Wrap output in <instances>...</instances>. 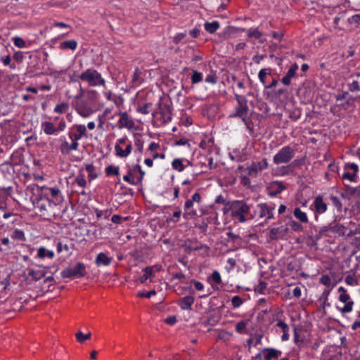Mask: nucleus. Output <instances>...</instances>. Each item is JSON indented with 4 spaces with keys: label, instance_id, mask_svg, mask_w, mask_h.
I'll use <instances>...</instances> for the list:
<instances>
[{
    "label": "nucleus",
    "instance_id": "nucleus-1",
    "mask_svg": "<svg viewBox=\"0 0 360 360\" xmlns=\"http://www.w3.org/2000/svg\"><path fill=\"white\" fill-rule=\"evenodd\" d=\"M231 209L232 218L240 223L245 222L248 218H252L250 213V206L243 200L233 202Z\"/></svg>",
    "mask_w": 360,
    "mask_h": 360
},
{
    "label": "nucleus",
    "instance_id": "nucleus-2",
    "mask_svg": "<svg viewBox=\"0 0 360 360\" xmlns=\"http://www.w3.org/2000/svg\"><path fill=\"white\" fill-rule=\"evenodd\" d=\"M78 79L83 82H86L91 87L104 86L105 84V81L101 74L93 68H88L82 72L78 76Z\"/></svg>",
    "mask_w": 360,
    "mask_h": 360
},
{
    "label": "nucleus",
    "instance_id": "nucleus-3",
    "mask_svg": "<svg viewBox=\"0 0 360 360\" xmlns=\"http://www.w3.org/2000/svg\"><path fill=\"white\" fill-rule=\"evenodd\" d=\"M236 100L237 101V106L236 108V112L229 115L230 117H239L245 123L248 128L250 123V119L248 118V100L244 96L235 94Z\"/></svg>",
    "mask_w": 360,
    "mask_h": 360
},
{
    "label": "nucleus",
    "instance_id": "nucleus-4",
    "mask_svg": "<svg viewBox=\"0 0 360 360\" xmlns=\"http://www.w3.org/2000/svg\"><path fill=\"white\" fill-rule=\"evenodd\" d=\"M60 274L64 278H83L86 275V265L83 262H77L74 266L64 269Z\"/></svg>",
    "mask_w": 360,
    "mask_h": 360
},
{
    "label": "nucleus",
    "instance_id": "nucleus-5",
    "mask_svg": "<svg viewBox=\"0 0 360 360\" xmlns=\"http://www.w3.org/2000/svg\"><path fill=\"white\" fill-rule=\"evenodd\" d=\"M158 115H160L158 120L162 124H165L172 120V109L170 105L168 103L160 101L158 103V109L156 111L152 112V115L155 117Z\"/></svg>",
    "mask_w": 360,
    "mask_h": 360
},
{
    "label": "nucleus",
    "instance_id": "nucleus-6",
    "mask_svg": "<svg viewBox=\"0 0 360 360\" xmlns=\"http://www.w3.org/2000/svg\"><path fill=\"white\" fill-rule=\"evenodd\" d=\"M295 149L287 146L283 147L273 158L276 165L288 163L295 156Z\"/></svg>",
    "mask_w": 360,
    "mask_h": 360
},
{
    "label": "nucleus",
    "instance_id": "nucleus-7",
    "mask_svg": "<svg viewBox=\"0 0 360 360\" xmlns=\"http://www.w3.org/2000/svg\"><path fill=\"white\" fill-rule=\"evenodd\" d=\"M338 292H339L338 300L345 304L342 308L338 307V310L343 314L351 312L353 309L354 302L347 290L344 287L340 286L338 288Z\"/></svg>",
    "mask_w": 360,
    "mask_h": 360
},
{
    "label": "nucleus",
    "instance_id": "nucleus-8",
    "mask_svg": "<svg viewBox=\"0 0 360 360\" xmlns=\"http://www.w3.org/2000/svg\"><path fill=\"white\" fill-rule=\"evenodd\" d=\"M41 127L46 135H53L58 131H64L66 128V122L64 119H61L58 127H55L53 122L46 121L41 123Z\"/></svg>",
    "mask_w": 360,
    "mask_h": 360
},
{
    "label": "nucleus",
    "instance_id": "nucleus-9",
    "mask_svg": "<svg viewBox=\"0 0 360 360\" xmlns=\"http://www.w3.org/2000/svg\"><path fill=\"white\" fill-rule=\"evenodd\" d=\"M259 217L264 219V223H269L270 219H274V206L269 205L266 203L257 205Z\"/></svg>",
    "mask_w": 360,
    "mask_h": 360
},
{
    "label": "nucleus",
    "instance_id": "nucleus-10",
    "mask_svg": "<svg viewBox=\"0 0 360 360\" xmlns=\"http://www.w3.org/2000/svg\"><path fill=\"white\" fill-rule=\"evenodd\" d=\"M268 162L266 158H263L259 162H253L251 165L247 168L249 176L256 177L259 172L267 168Z\"/></svg>",
    "mask_w": 360,
    "mask_h": 360
},
{
    "label": "nucleus",
    "instance_id": "nucleus-11",
    "mask_svg": "<svg viewBox=\"0 0 360 360\" xmlns=\"http://www.w3.org/2000/svg\"><path fill=\"white\" fill-rule=\"evenodd\" d=\"M289 231V229L286 226H281L278 228H273L269 231V239L271 240H277L285 238Z\"/></svg>",
    "mask_w": 360,
    "mask_h": 360
},
{
    "label": "nucleus",
    "instance_id": "nucleus-12",
    "mask_svg": "<svg viewBox=\"0 0 360 360\" xmlns=\"http://www.w3.org/2000/svg\"><path fill=\"white\" fill-rule=\"evenodd\" d=\"M73 128L76 129V132L73 133L70 131L68 133V136L71 141L78 142V141L81 139L82 136H86V127L82 124H77Z\"/></svg>",
    "mask_w": 360,
    "mask_h": 360
},
{
    "label": "nucleus",
    "instance_id": "nucleus-13",
    "mask_svg": "<svg viewBox=\"0 0 360 360\" xmlns=\"http://www.w3.org/2000/svg\"><path fill=\"white\" fill-rule=\"evenodd\" d=\"M314 211L316 214H321L326 212L328 209L327 204L323 201L321 195H318L314 200Z\"/></svg>",
    "mask_w": 360,
    "mask_h": 360
},
{
    "label": "nucleus",
    "instance_id": "nucleus-14",
    "mask_svg": "<svg viewBox=\"0 0 360 360\" xmlns=\"http://www.w3.org/2000/svg\"><path fill=\"white\" fill-rule=\"evenodd\" d=\"M286 188L285 186L281 181H274L269 187V195L275 197Z\"/></svg>",
    "mask_w": 360,
    "mask_h": 360
},
{
    "label": "nucleus",
    "instance_id": "nucleus-15",
    "mask_svg": "<svg viewBox=\"0 0 360 360\" xmlns=\"http://www.w3.org/2000/svg\"><path fill=\"white\" fill-rule=\"evenodd\" d=\"M78 147V142L72 141V143H69L67 141H64L60 146V150L63 155H69L72 150H77Z\"/></svg>",
    "mask_w": 360,
    "mask_h": 360
},
{
    "label": "nucleus",
    "instance_id": "nucleus-16",
    "mask_svg": "<svg viewBox=\"0 0 360 360\" xmlns=\"http://www.w3.org/2000/svg\"><path fill=\"white\" fill-rule=\"evenodd\" d=\"M297 70L298 65L297 63L292 65V66L288 70L286 75L281 79L282 83L285 86H289L290 84L291 79L295 77Z\"/></svg>",
    "mask_w": 360,
    "mask_h": 360
},
{
    "label": "nucleus",
    "instance_id": "nucleus-17",
    "mask_svg": "<svg viewBox=\"0 0 360 360\" xmlns=\"http://www.w3.org/2000/svg\"><path fill=\"white\" fill-rule=\"evenodd\" d=\"M195 299L193 295H188L181 298L178 301V304L181 309L184 310H190L191 309V306L194 303Z\"/></svg>",
    "mask_w": 360,
    "mask_h": 360
},
{
    "label": "nucleus",
    "instance_id": "nucleus-18",
    "mask_svg": "<svg viewBox=\"0 0 360 360\" xmlns=\"http://www.w3.org/2000/svg\"><path fill=\"white\" fill-rule=\"evenodd\" d=\"M328 229L332 232L338 234L339 236H347V231L349 230L348 224L343 225L340 224H335L334 225L330 224L328 226Z\"/></svg>",
    "mask_w": 360,
    "mask_h": 360
},
{
    "label": "nucleus",
    "instance_id": "nucleus-19",
    "mask_svg": "<svg viewBox=\"0 0 360 360\" xmlns=\"http://www.w3.org/2000/svg\"><path fill=\"white\" fill-rule=\"evenodd\" d=\"M120 115L119 124L120 127H127L128 129L133 127L134 122L129 119L127 112H120Z\"/></svg>",
    "mask_w": 360,
    "mask_h": 360
},
{
    "label": "nucleus",
    "instance_id": "nucleus-20",
    "mask_svg": "<svg viewBox=\"0 0 360 360\" xmlns=\"http://www.w3.org/2000/svg\"><path fill=\"white\" fill-rule=\"evenodd\" d=\"M193 203H194V202H193L191 200V199H188L186 201L185 205H184V210H185V213L184 214V218H187L188 216L190 217L191 218H193L198 215L196 210L192 209V207L193 206Z\"/></svg>",
    "mask_w": 360,
    "mask_h": 360
},
{
    "label": "nucleus",
    "instance_id": "nucleus-21",
    "mask_svg": "<svg viewBox=\"0 0 360 360\" xmlns=\"http://www.w3.org/2000/svg\"><path fill=\"white\" fill-rule=\"evenodd\" d=\"M132 146L131 143H128L126 146L125 150H123L119 144H115V150L116 155L120 158L127 157L131 152Z\"/></svg>",
    "mask_w": 360,
    "mask_h": 360
},
{
    "label": "nucleus",
    "instance_id": "nucleus-22",
    "mask_svg": "<svg viewBox=\"0 0 360 360\" xmlns=\"http://www.w3.org/2000/svg\"><path fill=\"white\" fill-rule=\"evenodd\" d=\"M112 257H108L104 252H100L96 257L95 264L99 266L101 265L108 266L112 262Z\"/></svg>",
    "mask_w": 360,
    "mask_h": 360
},
{
    "label": "nucleus",
    "instance_id": "nucleus-23",
    "mask_svg": "<svg viewBox=\"0 0 360 360\" xmlns=\"http://www.w3.org/2000/svg\"><path fill=\"white\" fill-rule=\"evenodd\" d=\"M76 111L83 117H88L94 112L90 107L82 103L77 105Z\"/></svg>",
    "mask_w": 360,
    "mask_h": 360
},
{
    "label": "nucleus",
    "instance_id": "nucleus-24",
    "mask_svg": "<svg viewBox=\"0 0 360 360\" xmlns=\"http://www.w3.org/2000/svg\"><path fill=\"white\" fill-rule=\"evenodd\" d=\"M155 266H146L143 269V274L141 276L139 281L141 283H144L148 278H151L154 276V268Z\"/></svg>",
    "mask_w": 360,
    "mask_h": 360
},
{
    "label": "nucleus",
    "instance_id": "nucleus-25",
    "mask_svg": "<svg viewBox=\"0 0 360 360\" xmlns=\"http://www.w3.org/2000/svg\"><path fill=\"white\" fill-rule=\"evenodd\" d=\"M9 193L4 188L0 189V210H4L7 209V200L8 199Z\"/></svg>",
    "mask_w": 360,
    "mask_h": 360
},
{
    "label": "nucleus",
    "instance_id": "nucleus-26",
    "mask_svg": "<svg viewBox=\"0 0 360 360\" xmlns=\"http://www.w3.org/2000/svg\"><path fill=\"white\" fill-rule=\"evenodd\" d=\"M348 228L347 237H352L356 234H360V224L356 225V223L350 221L348 223Z\"/></svg>",
    "mask_w": 360,
    "mask_h": 360
},
{
    "label": "nucleus",
    "instance_id": "nucleus-27",
    "mask_svg": "<svg viewBox=\"0 0 360 360\" xmlns=\"http://www.w3.org/2000/svg\"><path fill=\"white\" fill-rule=\"evenodd\" d=\"M54 257V252L52 250H49L44 247H40L37 251V257L39 259H44L48 257L52 259Z\"/></svg>",
    "mask_w": 360,
    "mask_h": 360
},
{
    "label": "nucleus",
    "instance_id": "nucleus-28",
    "mask_svg": "<svg viewBox=\"0 0 360 360\" xmlns=\"http://www.w3.org/2000/svg\"><path fill=\"white\" fill-rule=\"evenodd\" d=\"M266 352L267 353L264 356L266 360L277 359L282 354L281 351L274 348L266 349Z\"/></svg>",
    "mask_w": 360,
    "mask_h": 360
},
{
    "label": "nucleus",
    "instance_id": "nucleus-29",
    "mask_svg": "<svg viewBox=\"0 0 360 360\" xmlns=\"http://www.w3.org/2000/svg\"><path fill=\"white\" fill-rule=\"evenodd\" d=\"M277 327H279L282 330L283 335L281 337V339L283 341H286L289 339V327L283 321H278V323L276 324Z\"/></svg>",
    "mask_w": 360,
    "mask_h": 360
},
{
    "label": "nucleus",
    "instance_id": "nucleus-30",
    "mask_svg": "<svg viewBox=\"0 0 360 360\" xmlns=\"http://www.w3.org/2000/svg\"><path fill=\"white\" fill-rule=\"evenodd\" d=\"M262 33L258 30V28L256 29H250L248 30V37L249 38L254 37L255 39H259V41L260 43H264L266 41V39H262Z\"/></svg>",
    "mask_w": 360,
    "mask_h": 360
},
{
    "label": "nucleus",
    "instance_id": "nucleus-31",
    "mask_svg": "<svg viewBox=\"0 0 360 360\" xmlns=\"http://www.w3.org/2000/svg\"><path fill=\"white\" fill-rule=\"evenodd\" d=\"M293 214L300 222L307 223L309 221L307 214L302 212L299 207H296L294 210Z\"/></svg>",
    "mask_w": 360,
    "mask_h": 360
},
{
    "label": "nucleus",
    "instance_id": "nucleus-32",
    "mask_svg": "<svg viewBox=\"0 0 360 360\" xmlns=\"http://www.w3.org/2000/svg\"><path fill=\"white\" fill-rule=\"evenodd\" d=\"M219 28V22L218 21H213L211 22H206L205 23V30L210 33H214Z\"/></svg>",
    "mask_w": 360,
    "mask_h": 360
},
{
    "label": "nucleus",
    "instance_id": "nucleus-33",
    "mask_svg": "<svg viewBox=\"0 0 360 360\" xmlns=\"http://www.w3.org/2000/svg\"><path fill=\"white\" fill-rule=\"evenodd\" d=\"M46 273L44 271H34V270H30L28 272V277H31L32 281H39L41 278H44L45 276Z\"/></svg>",
    "mask_w": 360,
    "mask_h": 360
},
{
    "label": "nucleus",
    "instance_id": "nucleus-34",
    "mask_svg": "<svg viewBox=\"0 0 360 360\" xmlns=\"http://www.w3.org/2000/svg\"><path fill=\"white\" fill-rule=\"evenodd\" d=\"M105 172L106 176H112L115 175L118 178V181H120V172L119 167H115L114 165H109L105 169Z\"/></svg>",
    "mask_w": 360,
    "mask_h": 360
},
{
    "label": "nucleus",
    "instance_id": "nucleus-35",
    "mask_svg": "<svg viewBox=\"0 0 360 360\" xmlns=\"http://www.w3.org/2000/svg\"><path fill=\"white\" fill-rule=\"evenodd\" d=\"M77 46V41H75L74 39L65 41L62 42L60 45V48L61 49L75 50V49H76Z\"/></svg>",
    "mask_w": 360,
    "mask_h": 360
},
{
    "label": "nucleus",
    "instance_id": "nucleus-36",
    "mask_svg": "<svg viewBox=\"0 0 360 360\" xmlns=\"http://www.w3.org/2000/svg\"><path fill=\"white\" fill-rule=\"evenodd\" d=\"M270 74H271V70L269 68L262 69L258 74L259 81L264 86L266 85V77L267 75H269Z\"/></svg>",
    "mask_w": 360,
    "mask_h": 360
},
{
    "label": "nucleus",
    "instance_id": "nucleus-37",
    "mask_svg": "<svg viewBox=\"0 0 360 360\" xmlns=\"http://www.w3.org/2000/svg\"><path fill=\"white\" fill-rule=\"evenodd\" d=\"M141 72L139 70V69L136 68L133 74V76H132L131 82H132L133 86H138L139 84H141Z\"/></svg>",
    "mask_w": 360,
    "mask_h": 360
},
{
    "label": "nucleus",
    "instance_id": "nucleus-38",
    "mask_svg": "<svg viewBox=\"0 0 360 360\" xmlns=\"http://www.w3.org/2000/svg\"><path fill=\"white\" fill-rule=\"evenodd\" d=\"M302 115L301 110L298 108H295L292 110L290 111L289 117L292 121L298 120Z\"/></svg>",
    "mask_w": 360,
    "mask_h": 360
},
{
    "label": "nucleus",
    "instance_id": "nucleus-39",
    "mask_svg": "<svg viewBox=\"0 0 360 360\" xmlns=\"http://www.w3.org/2000/svg\"><path fill=\"white\" fill-rule=\"evenodd\" d=\"M11 238L14 240L24 241L25 240V236L23 231L19 229H15L12 234Z\"/></svg>",
    "mask_w": 360,
    "mask_h": 360
},
{
    "label": "nucleus",
    "instance_id": "nucleus-40",
    "mask_svg": "<svg viewBox=\"0 0 360 360\" xmlns=\"http://www.w3.org/2000/svg\"><path fill=\"white\" fill-rule=\"evenodd\" d=\"M69 109V105L68 103L63 102L56 105L54 112L56 113L62 114L65 112Z\"/></svg>",
    "mask_w": 360,
    "mask_h": 360
},
{
    "label": "nucleus",
    "instance_id": "nucleus-41",
    "mask_svg": "<svg viewBox=\"0 0 360 360\" xmlns=\"http://www.w3.org/2000/svg\"><path fill=\"white\" fill-rule=\"evenodd\" d=\"M172 167L177 170L178 172H182L185 167L183 165L182 160L181 159H174L172 162Z\"/></svg>",
    "mask_w": 360,
    "mask_h": 360
},
{
    "label": "nucleus",
    "instance_id": "nucleus-42",
    "mask_svg": "<svg viewBox=\"0 0 360 360\" xmlns=\"http://www.w3.org/2000/svg\"><path fill=\"white\" fill-rule=\"evenodd\" d=\"M202 81V74L197 70H193L191 75V82L193 84H198Z\"/></svg>",
    "mask_w": 360,
    "mask_h": 360
},
{
    "label": "nucleus",
    "instance_id": "nucleus-43",
    "mask_svg": "<svg viewBox=\"0 0 360 360\" xmlns=\"http://www.w3.org/2000/svg\"><path fill=\"white\" fill-rule=\"evenodd\" d=\"M123 179L128 182L129 184L136 185V182L135 181L134 175L133 173L132 169H130L128 173L123 176Z\"/></svg>",
    "mask_w": 360,
    "mask_h": 360
},
{
    "label": "nucleus",
    "instance_id": "nucleus-44",
    "mask_svg": "<svg viewBox=\"0 0 360 360\" xmlns=\"http://www.w3.org/2000/svg\"><path fill=\"white\" fill-rule=\"evenodd\" d=\"M85 169L89 173V177L91 179L97 178L98 175L95 172V167L92 164L85 165Z\"/></svg>",
    "mask_w": 360,
    "mask_h": 360
},
{
    "label": "nucleus",
    "instance_id": "nucleus-45",
    "mask_svg": "<svg viewBox=\"0 0 360 360\" xmlns=\"http://www.w3.org/2000/svg\"><path fill=\"white\" fill-rule=\"evenodd\" d=\"M152 103H147L143 106H139L138 108V112L140 113L146 115L150 113L152 111Z\"/></svg>",
    "mask_w": 360,
    "mask_h": 360
},
{
    "label": "nucleus",
    "instance_id": "nucleus-46",
    "mask_svg": "<svg viewBox=\"0 0 360 360\" xmlns=\"http://www.w3.org/2000/svg\"><path fill=\"white\" fill-rule=\"evenodd\" d=\"M75 335L77 340L80 343H83L84 341L90 339L91 335V333H88L87 334L84 335L82 332L79 331L76 333Z\"/></svg>",
    "mask_w": 360,
    "mask_h": 360
},
{
    "label": "nucleus",
    "instance_id": "nucleus-47",
    "mask_svg": "<svg viewBox=\"0 0 360 360\" xmlns=\"http://www.w3.org/2000/svg\"><path fill=\"white\" fill-rule=\"evenodd\" d=\"M267 283L265 281H260L259 284L255 286V291L259 294H264V290L266 289Z\"/></svg>",
    "mask_w": 360,
    "mask_h": 360
},
{
    "label": "nucleus",
    "instance_id": "nucleus-48",
    "mask_svg": "<svg viewBox=\"0 0 360 360\" xmlns=\"http://www.w3.org/2000/svg\"><path fill=\"white\" fill-rule=\"evenodd\" d=\"M320 282L321 283L327 287H330V285H332V287H334L335 285V283L332 285L330 277L326 274L321 276V277L320 278Z\"/></svg>",
    "mask_w": 360,
    "mask_h": 360
},
{
    "label": "nucleus",
    "instance_id": "nucleus-49",
    "mask_svg": "<svg viewBox=\"0 0 360 360\" xmlns=\"http://www.w3.org/2000/svg\"><path fill=\"white\" fill-rule=\"evenodd\" d=\"M247 323H248V322L245 321H240L238 322L236 326V330L238 333H240V334L244 333L245 329L247 326Z\"/></svg>",
    "mask_w": 360,
    "mask_h": 360
},
{
    "label": "nucleus",
    "instance_id": "nucleus-50",
    "mask_svg": "<svg viewBox=\"0 0 360 360\" xmlns=\"http://www.w3.org/2000/svg\"><path fill=\"white\" fill-rule=\"evenodd\" d=\"M76 184L82 187H85L86 185V181L84 174H79L75 179Z\"/></svg>",
    "mask_w": 360,
    "mask_h": 360
},
{
    "label": "nucleus",
    "instance_id": "nucleus-51",
    "mask_svg": "<svg viewBox=\"0 0 360 360\" xmlns=\"http://www.w3.org/2000/svg\"><path fill=\"white\" fill-rule=\"evenodd\" d=\"M290 226L294 231H302L303 230L302 225L300 223L295 221L294 220H291L290 221Z\"/></svg>",
    "mask_w": 360,
    "mask_h": 360
},
{
    "label": "nucleus",
    "instance_id": "nucleus-52",
    "mask_svg": "<svg viewBox=\"0 0 360 360\" xmlns=\"http://www.w3.org/2000/svg\"><path fill=\"white\" fill-rule=\"evenodd\" d=\"M330 200L333 202V205L336 207L337 210L338 212L342 211V205L338 197L336 196H331Z\"/></svg>",
    "mask_w": 360,
    "mask_h": 360
},
{
    "label": "nucleus",
    "instance_id": "nucleus-53",
    "mask_svg": "<svg viewBox=\"0 0 360 360\" xmlns=\"http://www.w3.org/2000/svg\"><path fill=\"white\" fill-rule=\"evenodd\" d=\"M231 304L233 308H238L243 304V300L240 296L236 295L232 297Z\"/></svg>",
    "mask_w": 360,
    "mask_h": 360
},
{
    "label": "nucleus",
    "instance_id": "nucleus-54",
    "mask_svg": "<svg viewBox=\"0 0 360 360\" xmlns=\"http://www.w3.org/2000/svg\"><path fill=\"white\" fill-rule=\"evenodd\" d=\"M345 281L346 282L347 284L352 285V286H354L358 284L357 279L352 275L347 276L345 279Z\"/></svg>",
    "mask_w": 360,
    "mask_h": 360
},
{
    "label": "nucleus",
    "instance_id": "nucleus-55",
    "mask_svg": "<svg viewBox=\"0 0 360 360\" xmlns=\"http://www.w3.org/2000/svg\"><path fill=\"white\" fill-rule=\"evenodd\" d=\"M13 43L15 46L18 48H24L25 46V41L19 37H14L13 38Z\"/></svg>",
    "mask_w": 360,
    "mask_h": 360
},
{
    "label": "nucleus",
    "instance_id": "nucleus-56",
    "mask_svg": "<svg viewBox=\"0 0 360 360\" xmlns=\"http://www.w3.org/2000/svg\"><path fill=\"white\" fill-rule=\"evenodd\" d=\"M212 280L215 284H220L221 283L220 274L217 271H214L212 273Z\"/></svg>",
    "mask_w": 360,
    "mask_h": 360
},
{
    "label": "nucleus",
    "instance_id": "nucleus-57",
    "mask_svg": "<svg viewBox=\"0 0 360 360\" xmlns=\"http://www.w3.org/2000/svg\"><path fill=\"white\" fill-rule=\"evenodd\" d=\"M348 20L350 24L360 25V13L352 15Z\"/></svg>",
    "mask_w": 360,
    "mask_h": 360
},
{
    "label": "nucleus",
    "instance_id": "nucleus-58",
    "mask_svg": "<svg viewBox=\"0 0 360 360\" xmlns=\"http://www.w3.org/2000/svg\"><path fill=\"white\" fill-rule=\"evenodd\" d=\"M356 176V174L354 172H345L342 174V179H347L349 180L350 181H354Z\"/></svg>",
    "mask_w": 360,
    "mask_h": 360
},
{
    "label": "nucleus",
    "instance_id": "nucleus-59",
    "mask_svg": "<svg viewBox=\"0 0 360 360\" xmlns=\"http://www.w3.org/2000/svg\"><path fill=\"white\" fill-rule=\"evenodd\" d=\"M155 295H156V292L155 290H153L146 293H145L144 292H139L138 293V297L150 298V297H151V296Z\"/></svg>",
    "mask_w": 360,
    "mask_h": 360
},
{
    "label": "nucleus",
    "instance_id": "nucleus-60",
    "mask_svg": "<svg viewBox=\"0 0 360 360\" xmlns=\"http://www.w3.org/2000/svg\"><path fill=\"white\" fill-rule=\"evenodd\" d=\"M186 36L185 32L179 33L173 38V42L175 44H178L182 39H184Z\"/></svg>",
    "mask_w": 360,
    "mask_h": 360
},
{
    "label": "nucleus",
    "instance_id": "nucleus-61",
    "mask_svg": "<svg viewBox=\"0 0 360 360\" xmlns=\"http://www.w3.org/2000/svg\"><path fill=\"white\" fill-rule=\"evenodd\" d=\"M63 250L69 251V246L67 244H63L61 242H58L57 243V251L60 253Z\"/></svg>",
    "mask_w": 360,
    "mask_h": 360
},
{
    "label": "nucleus",
    "instance_id": "nucleus-62",
    "mask_svg": "<svg viewBox=\"0 0 360 360\" xmlns=\"http://www.w3.org/2000/svg\"><path fill=\"white\" fill-rule=\"evenodd\" d=\"M24 56L21 51H17L13 54V59L18 63H21L23 60Z\"/></svg>",
    "mask_w": 360,
    "mask_h": 360
},
{
    "label": "nucleus",
    "instance_id": "nucleus-63",
    "mask_svg": "<svg viewBox=\"0 0 360 360\" xmlns=\"http://www.w3.org/2000/svg\"><path fill=\"white\" fill-rule=\"evenodd\" d=\"M345 169H350L352 170V172H354L356 174L358 171V166L355 163H347L345 166Z\"/></svg>",
    "mask_w": 360,
    "mask_h": 360
},
{
    "label": "nucleus",
    "instance_id": "nucleus-64",
    "mask_svg": "<svg viewBox=\"0 0 360 360\" xmlns=\"http://www.w3.org/2000/svg\"><path fill=\"white\" fill-rule=\"evenodd\" d=\"M176 321H177V319L175 316H170L165 320V322L166 323L171 325V326L175 324L176 323Z\"/></svg>",
    "mask_w": 360,
    "mask_h": 360
}]
</instances>
